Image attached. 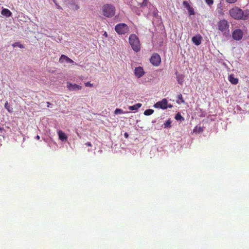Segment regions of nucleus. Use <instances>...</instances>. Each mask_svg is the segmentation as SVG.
<instances>
[{
  "label": "nucleus",
  "instance_id": "nucleus-5",
  "mask_svg": "<svg viewBox=\"0 0 249 249\" xmlns=\"http://www.w3.org/2000/svg\"><path fill=\"white\" fill-rule=\"evenodd\" d=\"M115 30L118 34L124 35L129 32V28L126 24L122 23L115 26Z\"/></svg>",
  "mask_w": 249,
  "mask_h": 249
},
{
  "label": "nucleus",
  "instance_id": "nucleus-7",
  "mask_svg": "<svg viewBox=\"0 0 249 249\" xmlns=\"http://www.w3.org/2000/svg\"><path fill=\"white\" fill-rule=\"evenodd\" d=\"M167 100L164 98L161 101H159L154 105V107L156 108H160L163 109H166L168 107Z\"/></svg>",
  "mask_w": 249,
  "mask_h": 249
},
{
  "label": "nucleus",
  "instance_id": "nucleus-32",
  "mask_svg": "<svg viewBox=\"0 0 249 249\" xmlns=\"http://www.w3.org/2000/svg\"><path fill=\"white\" fill-rule=\"evenodd\" d=\"M85 144L89 147H91L92 144L90 142H87L85 143Z\"/></svg>",
  "mask_w": 249,
  "mask_h": 249
},
{
  "label": "nucleus",
  "instance_id": "nucleus-14",
  "mask_svg": "<svg viewBox=\"0 0 249 249\" xmlns=\"http://www.w3.org/2000/svg\"><path fill=\"white\" fill-rule=\"evenodd\" d=\"M177 80L178 84L182 85L183 83L184 76L182 74H179L177 72H176Z\"/></svg>",
  "mask_w": 249,
  "mask_h": 249
},
{
  "label": "nucleus",
  "instance_id": "nucleus-18",
  "mask_svg": "<svg viewBox=\"0 0 249 249\" xmlns=\"http://www.w3.org/2000/svg\"><path fill=\"white\" fill-rule=\"evenodd\" d=\"M138 4L141 7L147 6L148 0H136Z\"/></svg>",
  "mask_w": 249,
  "mask_h": 249
},
{
  "label": "nucleus",
  "instance_id": "nucleus-16",
  "mask_svg": "<svg viewBox=\"0 0 249 249\" xmlns=\"http://www.w3.org/2000/svg\"><path fill=\"white\" fill-rule=\"evenodd\" d=\"M1 14L6 17H10L12 15V12L9 9L6 8L2 10Z\"/></svg>",
  "mask_w": 249,
  "mask_h": 249
},
{
  "label": "nucleus",
  "instance_id": "nucleus-39",
  "mask_svg": "<svg viewBox=\"0 0 249 249\" xmlns=\"http://www.w3.org/2000/svg\"><path fill=\"white\" fill-rule=\"evenodd\" d=\"M168 107L169 108H171V107H172V105H170L168 106Z\"/></svg>",
  "mask_w": 249,
  "mask_h": 249
},
{
  "label": "nucleus",
  "instance_id": "nucleus-38",
  "mask_svg": "<svg viewBox=\"0 0 249 249\" xmlns=\"http://www.w3.org/2000/svg\"><path fill=\"white\" fill-rule=\"evenodd\" d=\"M47 103V104H48L47 107H50V105H51V104H50L49 102H48Z\"/></svg>",
  "mask_w": 249,
  "mask_h": 249
},
{
  "label": "nucleus",
  "instance_id": "nucleus-25",
  "mask_svg": "<svg viewBox=\"0 0 249 249\" xmlns=\"http://www.w3.org/2000/svg\"><path fill=\"white\" fill-rule=\"evenodd\" d=\"M175 118L177 120H180L181 119L183 120V118L182 117V116L179 113H178L176 115Z\"/></svg>",
  "mask_w": 249,
  "mask_h": 249
},
{
  "label": "nucleus",
  "instance_id": "nucleus-28",
  "mask_svg": "<svg viewBox=\"0 0 249 249\" xmlns=\"http://www.w3.org/2000/svg\"><path fill=\"white\" fill-rule=\"evenodd\" d=\"M206 3L209 6H211L213 3V0H205Z\"/></svg>",
  "mask_w": 249,
  "mask_h": 249
},
{
  "label": "nucleus",
  "instance_id": "nucleus-17",
  "mask_svg": "<svg viewBox=\"0 0 249 249\" xmlns=\"http://www.w3.org/2000/svg\"><path fill=\"white\" fill-rule=\"evenodd\" d=\"M229 81L232 84L236 85L238 83V79L234 77L233 74H231L229 76Z\"/></svg>",
  "mask_w": 249,
  "mask_h": 249
},
{
  "label": "nucleus",
  "instance_id": "nucleus-4",
  "mask_svg": "<svg viewBox=\"0 0 249 249\" xmlns=\"http://www.w3.org/2000/svg\"><path fill=\"white\" fill-rule=\"evenodd\" d=\"M217 27L218 30L221 32L224 35L229 33V23L225 19L220 20L217 23Z\"/></svg>",
  "mask_w": 249,
  "mask_h": 249
},
{
  "label": "nucleus",
  "instance_id": "nucleus-19",
  "mask_svg": "<svg viewBox=\"0 0 249 249\" xmlns=\"http://www.w3.org/2000/svg\"><path fill=\"white\" fill-rule=\"evenodd\" d=\"M141 107H142V104L140 103H138V104H136V105H134L132 106H129V109L130 110H137Z\"/></svg>",
  "mask_w": 249,
  "mask_h": 249
},
{
  "label": "nucleus",
  "instance_id": "nucleus-1",
  "mask_svg": "<svg viewBox=\"0 0 249 249\" xmlns=\"http://www.w3.org/2000/svg\"><path fill=\"white\" fill-rule=\"evenodd\" d=\"M230 16L234 19L236 20H246L249 18L247 14L240 8L235 6L229 10Z\"/></svg>",
  "mask_w": 249,
  "mask_h": 249
},
{
  "label": "nucleus",
  "instance_id": "nucleus-24",
  "mask_svg": "<svg viewBox=\"0 0 249 249\" xmlns=\"http://www.w3.org/2000/svg\"><path fill=\"white\" fill-rule=\"evenodd\" d=\"M12 46L14 47H16V46H18L20 48H24L23 45L22 44H20L19 42H16V43H14L12 45Z\"/></svg>",
  "mask_w": 249,
  "mask_h": 249
},
{
  "label": "nucleus",
  "instance_id": "nucleus-8",
  "mask_svg": "<svg viewBox=\"0 0 249 249\" xmlns=\"http://www.w3.org/2000/svg\"><path fill=\"white\" fill-rule=\"evenodd\" d=\"M243 33L240 29H236L232 33V37L236 40H240L242 39Z\"/></svg>",
  "mask_w": 249,
  "mask_h": 249
},
{
  "label": "nucleus",
  "instance_id": "nucleus-27",
  "mask_svg": "<svg viewBox=\"0 0 249 249\" xmlns=\"http://www.w3.org/2000/svg\"><path fill=\"white\" fill-rule=\"evenodd\" d=\"M123 113V110H122L121 109H119V108H116L114 111V113L115 114H121V113Z\"/></svg>",
  "mask_w": 249,
  "mask_h": 249
},
{
  "label": "nucleus",
  "instance_id": "nucleus-15",
  "mask_svg": "<svg viewBox=\"0 0 249 249\" xmlns=\"http://www.w3.org/2000/svg\"><path fill=\"white\" fill-rule=\"evenodd\" d=\"M58 134L59 139L62 141H66L67 140V136L66 134L63 132L61 130H59L58 131Z\"/></svg>",
  "mask_w": 249,
  "mask_h": 249
},
{
  "label": "nucleus",
  "instance_id": "nucleus-23",
  "mask_svg": "<svg viewBox=\"0 0 249 249\" xmlns=\"http://www.w3.org/2000/svg\"><path fill=\"white\" fill-rule=\"evenodd\" d=\"M183 5L186 8V9L188 10L191 9V7L190 5L189 4V3L187 1H184L183 2Z\"/></svg>",
  "mask_w": 249,
  "mask_h": 249
},
{
  "label": "nucleus",
  "instance_id": "nucleus-33",
  "mask_svg": "<svg viewBox=\"0 0 249 249\" xmlns=\"http://www.w3.org/2000/svg\"><path fill=\"white\" fill-rule=\"evenodd\" d=\"M55 5L57 9H62V7L59 5H58L57 3H55Z\"/></svg>",
  "mask_w": 249,
  "mask_h": 249
},
{
  "label": "nucleus",
  "instance_id": "nucleus-6",
  "mask_svg": "<svg viewBox=\"0 0 249 249\" xmlns=\"http://www.w3.org/2000/svg\"><path fill=\"white\" fill-rule=\"evenodd\" d=\"M150 61L154 66H159L161 63V59L160 55L157 53H153L150 58Z\"/></svg>",
  "mask_w": 249,
  "mask_h": 249
},
{
  "label": "nucleus",
  "instance_id": "nucleus-35",
  "mask_svg": "<svg viewBox=\"0 0 249 249\" xmlns=\"http://www.w3.org/2000/svg\"><path fill=\"white\" fill-rule=\"evenodd\" d=\"M4 130V129L0 126V133H2Z\"/></svg>",
  "mask_w": 249,
  "mask_h": 249
},
{
  "label": "nucleus",
  "instance_id": "nucleus-12",
  "mask_svg": "<svg viewBox=\"0 0 249 249\" xmlns=\"http://www.w3.org/2000/svg\"><path fill=\"white\" fill-rule=\"evenodd\" d=\"M202 37L200 35L192 37L193 42L196 45H199L201 43Z\"/></svg>",
  "mask_w": 249,
  "mask_h": 249
},
{
  "label": "nucleus",
  "instance_id": "nucleus-31",
  "mask_svg": "<svg viewBox=\"0 0 249 249\" xmlns=\"http://www.w3.org/2000/svg\"><path fill=\"white\" fill-rule=\"evenodd\" d=\"M190 15H194L195 12L194 9L191 7L190 10H188Z\"/></svg>",
  "mask_w": 249,
  "mask_h": 249
},
{
  "label": "nucleus",
  "instance_id": "nucleus-26",
  "mask_svg": "<svg viewBox=\"0 0 249 249\" xmlns=\"http://www.w3.org/2000/svg\"><path fill=\"white\" fill-rule=\"evenodd\" d=\"M164 127H171V122L169 120L167 121L164 124Z\"/></svg>",
  "mask_w": 249,
  "mask_h": 249
},
{
  "label": "nucleus",
  "instance_id": "nucleus-22",
  "mask_svg": "<svg viewBox=\"0 0 249 249\" xmlns=\"http://www.w3.org/2000/svg\"><path fill=\"white\" fill-rule=\"evenodd\" d=\"M154 112V110L152 109H148L144 111V114L146 116L150 115Z\"/></svg>",
  "mask_w": 249,
  "mask_h": 249
},
{
  "label": "nucleus",
  "instance_id": "nucleus-36",
  "mask_svg": "<svg viewBox=\"0 0 249 249\" xmlns=\"http://www.w3.org/2000/svg\"><path fill=\"white\" fill-rule=\"evenodd\" d=\"M104 35L105 36H106V37H107V32H105V33H104Z\"/></svg>",
  "mask_w": 249,
  "mask_h": 249
},
{
  "label": "nucleus",
  "instance_id": "nucleus-9",
  "mask_svg": "<svg viewBox=\"0 0 249 249\" xmlns=\"http://www.w3.org/2000/svg\"><path fill=\"white\" fill-rule=\"evenodd\" d=\"M67 88L71 91L80 90L82 89V87L76 84H72L69 82H67Z\"/></svg>",
  "mask_w": 249,
  "mask_h": 249
},
{
  "label": "nucleus",
  "instance_id": "nucleus-13",
  "mask_svg": "<svg viewBox=\"0 0 249 249\" xmlns=\"http://www.w3.org/2000/svg\"><path fill=\"white\" fill-rule=\"evenodd\" d=\"M64 1L66 2H68L73 10H78L79 8V6L75 4V0H64Z\"/></svg>",
  "mask_w": 249,
  "mask_h": 249
},
{
  "label": "nucleus",
  "instance_id": "nucleus-40",
  "mask_svg": "<svg viewBox=\"0 0 249 249\" xmlns=\"http://www.w3.org/2000/svg\"><path fill=\"white\" fill-rule=\"evenodd\" d=\"M53 2L55 4V3H57L56 2V0H53Z\"/></svg>",
  "mask_w": 249,
  "mask_h": 249
},
{
  "label": "nucleus",
  "instance_id": "nucleus-2",
  "mask_svg": "<svg viewBox=\"0 0 249 249\" xmlns=\"http://www.w3.org/2000/svg\"><path fill=\"white\" fill-rule=\"evenodd\" d=\"M129 43L132 49L135 52H138L141 49L140 40L138 36L135 34H131L129 37Z\"/></svg>",
  "mask_w": 249,
  "mask_h": 249
},
{
  "label": "nucleus",
  "instance_id": "nucleus-21",
  "mask_svg": "<svg viewBox=\"0 0 249 249\" xmlns=\"http://www.w3.org/2000/svg\"><path fill=\"white\" fill-rule=\"evenodd\" d=\"M178 100L177 101V103L180 104V103H184V101L183 99V97H182V95L181 94H179L178 95Z\"/></svg>",
  "mask_w": 249,
  "mask_h": 249
},
{
  "label": "nucleus",
  "instance_id": "nucleus-30",
  "mask_svg": "<svg viewBox=\"0 0 249 249\" xmlns=\"http://www.w3.org/2000/svg\"><path fill=\"white\" fill-rule=\"evenodd\" d=\"M237 0H226V2H227L229 3H235Z\"/></svg>",
  "mask_w": 249,
  "mask_h": 249
},
{
  "label": "nucleus",
  "instance_id": "nucleus-10",
  "mask_svg": "<svg viewBox=\"0 0 249 249\" xmlns=\"http://www.w3.org/2000/svg\"><path fill=\"white\" fill-rule=\"evenodd\" d=\"M144 74V71L142 67H139L135 69V74L138 78L142 77Z\"/></svg>",
  "mask_w": 249,
  "mask_h": 249
},
{
  "label": "nucleus",
  "instance_id": "nucleus-11",
  "mask_svg": "<svg viewBox=\"0 0 249 249\" xmlns=\"http://www.w3.org/2000/svg\"><path fill=\"white\" fill-rule=\"evenodd\" d=\"M59 62L60 63H63L64 62H66L67 63H70V64H73L74 61L70 59L69 57H68L67 56L62 54L59 58Z\"/></svg>",
  "mask_w": 249,
  "mask_h": 249
},
{
  "label": "nucleus",
  "instance_id": "nucleus-20",
  "mask_svg": "<svg viewBox=\"0 0 249 249\" xmlns=\"http://www.w3.org/2000/svg\"><path fill=\"white\" fill-rule=\"evenodd\" d=\"M4 107L9 113H12L13 112V108L10 107L7 101L5 103Z\"/></svg>",
  "mask_w": 249,
  "mask_h": 249
},
{
  "label": "nucleus",
  "instance_id": "nucleus-29",
  "mask_svg": "<svg viewBox=\"0 0 249 249\" xmlns=\"http://www.w3.org/2000/svg\"><path fill=\"white\" fill-rule=\"evenodd\" d=\"M85 85L86 87H92L93 86V84L90 83L89 82L85 83Z\"/></svg>",
  "mask_w": 249,
  "mask_h": 249
},
{
  "label": "nucleus",
  "instance_id": "nucleus-37",
  "mask_svg": "<svg viewBox=\"0 0 249 249\" xmlns=\"http://www.w3.org/2000/svg\"><path fill=\"white\" fill-rule=\"evenodd\" d=\"M36 139H37V140H39V139H40V137H39L38 135H37V136H36Z\"/></svg>",
  "mask_w": 249,
  "mask_h": 249
},
{
  "label": "nucleus",
  "instance_id": "nucleus-34",
  "mask_svg": "<svg viewBox=\"0 0 249 249\" xmlns=\"http://www.w3.org/2000/svg\"><path fill=\"white\" fill-rule=\"evenodd\" d=\"M124 136L125 137V138H127L129 137V135L127 133L125 132L124 134Z\"/></svg>",
  "mask_w": 249,
  "mask_h": 249
},
{
  "label": "nucleus",
  "instance_id": "nucleus-3",
  "mask_svg": "<svg viewBox=\"0 0 249 249\" xmlns=\"http://www.w3.org/2000/svg\"><path fill=\"white\" fill-rule=\"evenodd\" d=\"M102 10L103 15L107 18L112 17L115 14V8L111 4L104 5L102 6Z\"/></svg>",
  "mask_w": 249,
  "mask_h": 249
}]
</instances>
